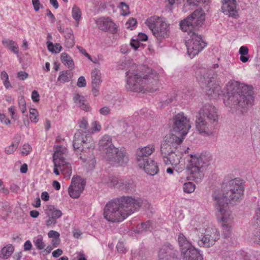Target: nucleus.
<instances>
[{
  "label": "nucleus",
  "instance_id": "1",
  "mask_svg": "<svg viewBox=\"0 0 260 260\" xmlns=\"http://www.w3.org/2000/svg\"><path fill=\"white\" fill-rule=\"evenodd\" d=\"M252 86L236 81L229 82L226 86L224 103L225 106L235 108L242 113L246 112L252 106L253 92Z\"/></svg>",
  "mask_w": 260,
  "mask_h": 260
},
{
  "label": "nucleus",
  "instance_id": "2",
  "mask_svg": "<svg viewBox=\"0 0 260 260\" xmlns=\"http://www.w3.org/2000/svg\"><path fill=\"white\" fill-rule=\"evenodd\" d=\"M126 88L135 92H154L159 88L160 83L155 72L151 71L148 74L136 71L126 72Z\"/></svg>",
  "mask_w": 260,
  "mask_h": 260
},
{
  "label": "nucleus",
  "instance_id": "3",
  "mask_svg": "<svg viewBox=\"0 0 260 260\" xmlns=\"http://www.w3.org/2000/svg\"><path fill=\"white\" fill-rule=\"evenodd\" d=\"M227 189L225 192L222 195L215 191L213 195V199L215 201V207L216 208L218 201H220L221 205L225 203L224 210H229L228 203L234 205L239 203L244 198L245 189L244 182L240 178H235L230 180L226 185Z\"/></svg>",
  "mask_w": 260,
  "mask_h": 260
},
{
  "label": "nucleus",
  "instance_id": "4",
  "mask_svg": "<svg viewBox=\"0 0 260 260\" xmlns=\"http://www.w3.org/2000/svg\"><path fill=\"white\" fill-rule=\"evenodd\" d=\"M83 136L81 131H77L74 135L73 145L77 153L81 152L80 158L84 162H87L86 166L88 170H92L95 167V160L92 155L94 143L90 135L85 132Z\"/></svg>",
  "mask_w": 260,
  "mask_h": 260
},
{
  "label": "nucleus",
  "instance_id": "5",
  "mask_svg": "<svg viewBox=\"0 0 260 260\" xmlns=\"http://www.w3.org/2000/svg\"><path fill=\"white\" fill-rule=\"evenodd\" d=\"M100 149L105 153V158L112 165L124 166L128 158L125 150L115 147L112 144V138L109 135H104L99 143Z\"/></svg>",
  "mask_w": 260,
  "mask_h": 260
},
{
  "label": "nucleus",
  "instance_id": "6",
  "mask_svg": "<svg viewBox=\"0 0 260 260\" xmlns=\"http://www.w3.org/2000/svg\"><path fill=\"white\" fill-rule=\"evenodd\" d=\"M210 157L207 155H188L187 159L186 170L189 176L187 180H192L197 182L202 180L204 176V171L210 164Z\"/></svg>",
  "mask_w": 260,
  "mask_h": 260
},
{
  "label": "nucleus",
  "instance_id": "7",
  "mask_svg": "<svg viewBox=\"0 0 260 260\" xmlns=\"http://www.w3.org/2000/svg\"><path fill=\"white\" fill-rule=\"evenodd\" d=\"M201 73V76L198 78L202 87L205 88L206 94L211 98L220 95L221 92V87L214 79L215 72L211 69L207 71L204 69Z\"/></svg>",
  "mask_w": 260,
  "mask_h": 260
},
{
  "label": "nucleus",
  "instance_id": "8",
  "mask_svg": "<svg viewBox=\"0 0 260 260\" xmlns=\"http://www.w3.org/2000/svg\"><path fill=\"white\" fill-rule=\"evenodd\" d=\"M146 24L158 40L161 41L169 36V25L161 18L156 16L151 17L147 19Z\"/></svg>",
  "mask_w": 260,
  "mask_h": 260
},
{
  "label": "nucleus",
  "instance_id": "9",
  "mask_svg": "<svg viewBox=\"0 0 260 260\" xmlns=\"http://www.w3.org/2000/svg\"><path fill=\"white\" fill-rule=\"evenodd\" d=\"M115 199L125 218L139 209L144 201L141 198L132 196H122Z\"/></svg>",
  "mask_w": 260,
  "mask_h": 260
},
{
  "label": "nucleus",
  "instance_id": "10",
  "mask_svg": "<svg viewBox=\"0 0 260 260\" xmlns=\"http://www.w3.org/2000/svg\"><path fill=\"white\" fill-rule=\"evenodd\" d=\"M216 209L220 213L221 216L220 222L222 227V235L225 238L230 237L232 235V229L234 226V217L230 210H224L225 203L221 205L220 201H218Z\"/></svg>",
  "mask_w": 260,
  "mask_h": 260
},
{
  "label": "nucleus",
  "instance_id": "11",
  "mask_svg": "<svg viewBox=\"0 0 260 260\" xmlns=\"http://www.w3.org/2000/svg\"><path fill=\"white\" fill-rule=\"evenodd\" d=\"M116 199L109 201L103 210L104 218L108 222L114 223L120 222L125 217Z\"/></svg>",
  "mask_w": 260,
  "mask_h": 260
},
{
  "label": "nucleus",
  "instance_id": "12",
  "mask_svg": "<svg viewBox=\"0 0 260 260\" xmlns=\"http://www.w3.org/2000/svg\"><path fill=\"white\" fill-rule=\"evenodd\" d=\"M54 148L55 151L53 156V163L55 166H59L64 177L69 179L72 175V167L64 158V153L66 152V147L63 145H56Z\"/></svg>",
  "mask_w": 260,
  "mask_h": 260
},
{
  "label": "nucleus",
  "instance_id": "13",
  "mask_svg": "<svg viewBox=\"0 0 260 260\" xmlns=\"http://www.w3.org/2000/svg\"><path fill=\"white\" fill-rule=\"evenodd\" d=\"M172 127L175 134H178V137L184 139L191 128V124L187 116L183 113H179L173 116Z\"/></svg>",
  "mask_w": 260,
  "mask_h": 260
},
{
  "label": "nucleus",
  "instance_id": "14",
  "mask_svg": "<svg viewBox=\"0 0 260 260\" xmlns=\"http://www.w3.org/2000/svg\"><path fill=\"white\" fill-rule=\"evenodd\" d=\"M205 19V16L202 10H197L191 15L180 23V26L184 32L194 31L195 27L201 26Z\"/></svg>",
  "mask_w": 260,
  "mask_h": 260
},
{
  "label": "nucleus",
  "instance_id": "15",
  "mask_svg": "<svg viewBox=\"0 0 260 260\" xmlns=\"http://www.w3.org/2000/svg\"><path fill=\"white\" fill-rule=\"evenodd\" d=\"M183 141V138H180L175 134H169L165 136L161 142L160 148L162 157L176 151Z\"/></svg>",
  "mask_w": 260,
  "mask_h": 260
},
{
  "label": "nucleus",
  "instance_id": "16",
  "mask_svg": "<svg viewBox=\"0 0 260 260\" xmlns=\"http://www.w3.org/2000/svg\"><path fill=\"white\" fill-rule=\"evenodd\" d=\"M190 36L186 41L187 53L191 58L198 54L206 46V43L203 41L201 36L196 34L194 31L187 32Z\"/></svg>",
  "mask_w": 260,
  "mask_h": 260
},
{
  "label": "nucleus",
  "instance_id": "17",
  "mask_svg": "<svg viewBox=\"0 0 260 260\" xmlns=\"http://www.w3.org/2000/svg\"><path fill=\"white\" fill-rule=\"evenodd\" d=\"M204 237L198 240V244L201 247H209L213 245L219 239L220 235L215 227H209L206 229Z\"/></svg>",
  "mask_w": 260,
  "mask_h": 260
},
{
  "label": "nucleus",
  "instance_id": "18",
  "mask_svg": "<svg viewBox=\"0 0 260 260\" xmlns=\"http://www.w3.org/2000/svg\"><path fill=\"white\" fill-rule=\"evenodd\" d=\"M196 127L199 133L206 136L212 135L216 129L217 123L208 121L200 117H196Z\"/></svg>",
  "mask_w": 260,
  "mask_h": 260
},
{
  "label": "nucleus",
  "instance_id": "19",
  "mask_svg": "<svg viewBox=\"0 0 260 260\" xmlns=\"http://www.w3.org/2000/svg\"><path fill=\"white\" fill-rule=\"evenodd\" d=\"M196 116L218 123V115L217 109L210 104H204L200 108Z\"/></svg>",
  "mask_w": 260,
  "mask_h": 260
},
{
  "label": "nucleus",
  "instance_id": "20",
  "mask_svg": "<svg viewBox=\"0 0 260 260\" xmlns=\"http://www.w3.org/2000/svg\"><path fill=\"white\" fill-rule=\"evenodd\" d=\"M85 183L81 177H73L71 184L69 187L68 192L73 199L78 198L84 189Z\"/></svg>",
  "mask_w": 260,
  "mask_h": 260
},
{
  "label": "nucleus",
  "instance_id": "21",
  "mask_svg": "<svg viewBox=\"0 0 260 260\" xmlns=\"http://www.w3.org/2000/svg\"><path fill=\"white\" fill-rule=\"evenodd\" d=\"M95 23L102 31L110 32L113 34L117 32V26L109 17H101L96 20Z\"/></svg>",
  "mask_w": 260,
  "mask_h": 260
},
{
  "label": "nucleus",
  "instance_id": "22",
  "mask_svg": "<svg viewBox=\"0 0 260 260\" xmlns=\"http://www.w3.org/2000/svg\"><path fill=\"white\" fill-rule=\"evenodd\" d=\"M138 164L140 168H143L145 172L150 175L153 176L159 171L157 163L150 158L146 157L145 159H139Z\"/></svg>",
  "mask_w": 260,
  "mask_h": 260
},
{
  "label": "nucleus",
  "instance_id": "23",
  "mask_svg": "<svg viewBox=\"0 0 260 260\" xmlns=\"http://www.w3.org/2000/svg\"><path fill=\"white\" fill-rule=\"evenodd\" d=\"M177 253L170 244L166 243L158 251L159 260H178Z\"/></svg>",
  "mask_w": 260,
  "mask_h": 260
},
{
  "label": "nucleus",
  "instance_id": "24",
  "mask_svg": "<svg viewBox=\"0 0 260 260\" xmlns=\"http://www.w3.org/2000/svg\"><path fill=\"white\" fill-rule=\"evenodd\" d=\"M221 10L225 15L235 17L237 15L236 0H221Z\"/></svg>",
  "mask_w": 260,
  "mask_h": 260
},
{
  "label": "nucleus",
  "instance_id": "25",
  "mask_svg": "<svg viewBox=\"0 0 260 260\" xmlns=\"http://www.w3.org/2000/svg\"><path fill=\"white\" fill-rule=\"evenodd\" d=\"M181 152H179L178 149L174 151L168 156L163 157L164 162L167 165H171L172 166L176 167L180 163V159L181 158Z\"/></svg>",
  "mask_w": 260,
  "mask_h": 260
},
{
  "label": "nucleus",
  "instance_id": "26",
  "mask_svg": "<svg viewBox=\"0 0 260 260\" xmlns=\"http://www.w3.org/2000/svg\"><path fill=\"white\" fill-rule=\"evenodd\" d=\"M184 260H202V256L199 251L192 246L188 250L183 251Z\"/></svg>",
  "mask_w": 260,
  "mask_h": 260
},
{
  "label": "nucleus",
  "instance_id": "27",
  "mask_svg": "<svg viewBox=\"0 0 260 260\" xmlns=\"http://www.w3.org/2000/svg\"><path fill=\"white\" fill-rule=\"evenodd\" d=\"M155 151V146L153 144L148 145L147 146L140 148L137 153V161L139 159H145L146 157L152 154Z\"/></svg>",
  "mask_w": 260,
  "mask_h": 260
},
{
  "label": "nucleus",
  "instance_id": "28",
  "mask_svg": "<svg viewBox=\"0 0 260 260\" xmlns=\"http://www.w3.org/2000/svg\"><path fill=\"white\" fill-rule=\"evenodd\" d=\"M45 213L47 216L53 217L56 220L62 215V212L60 210L56 209L54 206L51 205L47 206Z\"/></svg>",
  "mask_w": 260,
  "mask_h": 260
},
{
  "label": "nucleus",
  "instance_id": "29",
  "mask_svg": "<svg viewBox=\"0 0 260 260\" xmlns=\"http://www.w3.org/2000/svg\"><path fill=\"white\" fill-rule=\"evenodd\" d=\"M2 42L5 47L9 49L15 54L18 53V46L15 42L9 39L4 38L3 39Z\"/></svg>",
  "mask_w": 260,
  "mask_h": 260
},
{
  "label": "nucleus",
  "instance_id": "30",
  "mask_svg": "<svg viewBox=\"0 0 260 260\" xmlns=\"http://www.w3.org/2000/svg\"><path fill=\"white\" fill-rule=\"evenodd\" d=\"M14 251V247L11 244H7L0 250V258L7 259L11 256Z\"/></svg>",
  "mask_w": 260,
  "mask_h": 260
},
{
  "label": "nucleus",
  "instance_id": "31",
  "mask_svg": "<svg viewBox=\"0 0 260 260\" xmlns=\"http://www.w3.org/2000/svg\"><path fill=\"white\" fill-rule=\"evenodd\" d=\"M73 76V73L70 70H65L59 73L57 78V82L62 83L70 82Z\"/></svg>",
  "mask_w": 260,
  "mask_h": 260
},
{
  "label": "nucleus",
  "instance_id": "32",
  "mask_svg": "<svg viewBox=\"0 0 260 260\" xmlns=\"http://www.w3.org/2000/svg\"><path fill=\"white\" fill-rule=\"evenodd\" d=\"M73 100L74 102L79 106L81 109L88 111L89 107L86 104V102L83 96L79 94H75Z\"/></svg>",
  "mask_w": 260,
  "mask_h": 260
},
{
  "label": "nucleus",
  "instance_id": "33",
  "mask_svg": "<svg viewBox=\"0 0 260 260\" xmlns=\"http://www.w3.org/2000/svg\"><path fill=\"white\" fill-rule=\"evenodd\" d=\"M178 243L181 249V252L183 254V251H186L190 248L192 245L189 242L186 238L182 234H179L178 237Z\"/></svg>",
  "mask_w": 260,
  "mask_h": 260
},
{
  "label": "nucleus",
  "instance_id": "34",
  "mask_svg": "<svg viewBox=\"0 0 260 260\" xmlns=\"http://www.w3.org/2000/svg\"><path fill=\"white\" fill-rule=\"evenodd\" d=\"M65 45L67 47L72 48L75 43L73 31L72 29H67L65 31Z\"/></svg>",
  "mask_w": 260,
  "mask_h": 260
},
{
  "label": "nucleus",
  "instance_id": "35",
  "mask_svg": "<svg viewBox=\"0 0 260 260\" xmlns=\"http://www.w3.org/2000/svg\"><path fill=\"white\" fill-rule=\"evenodd\" d=\"M60 59L62 63L66 66L70 70L74 68V61L67 53L63 52L61 54Z\"/></svg>",
  "mask_w": 260,
  "mask_h": 260
},
{
  "label": "nucleus",
  "instance_id": "36",
  "mask_svg": "<svg viewBox=\"0 0 260 260\" xmlns=\"http://www.w3.org/2000/svg\"><path fill=\"white\" fill-rule=\"evenodd\" d=\"M92 85H99L102 82L101 74L98 69H94L91 73Z\"/></svg>",
  "mask_w": 260,
  "mask_h": 260
},
{
  "label": "nucleus",
  "instance_id": "37",
  "mask_svg": "<svg viewBox=\"0 0 260 260\" xmlns=\"http://www.w3.org/2000/svg\"><path fill=\"white\" fill-rule=\"evenodd\" d=\"M248 47L245 46H241L239 50V53L240 55V59L244 63L249 60V56L248 55Z\"/></svg>",
  "mask_w": 260,
  "mask_h": 260
},
{
  "label": "nucleus",
  "instance_id": "38",
  "mask_svg": "<svg viewBox=\"0 0 260 260\" xmlns=\"http://www.w3.org/2000/svg\"><path fill=\"white\" fill-rule=\"evenodd\" d=\"M252 225L256 229L260 228V208H256L254 211Z\"/></svg>",
  "mask_w": 260,
  "mask_h": 260
},
{
  "label": "nucleus",
  "instance_id": "39",
  "mask_svg": "<svg viewBox=\"0 0 260 260\" xmlns=\"http://www.w3.org/2000/svg\"><path fill=\"white\" fill-rule=\"evenodd\" d=\"M47 48L48 50L53 53H57L61 51L62 49L61 46L59 43L53 44L51 42H48Z\"/></svg>",
  "mask_w": 260,
  "mask_h": 260
},
{
  "label": "nucleus",
  "instance_id": "40",
  "mask_svg": "<svg viewBox=\"0 0 260 260\" xmlns=\"http://www.w3.org/2000/svg\"><path fill=\"white\" fill-rule=\"evenodd\" d=\"M72 15L73 18L77 23V26L81 17L82 13L80 9L76 5L74 6L72 8Z\"/></svg>",
  "mask_w": 260,
  "mask_h": 260
},
{
  "label": "nucleus",
  "instance_id": "41",
  "mask_svg": "<svg viewBox=\"0 0 260 260\" xmlns=\"http://www.w3.org/2000/svg\"><path fill=\"white\" fill-rule=\"evenodd\" d=\"M187 4L190 6H208L210 3L209 0H187Z\"/></svg>",
  "mask_w": 260,
  "mask_h": 260
},
{
  "label": "nucleus",
  "instance_id": "42",
  "mask_svg": "<svg viewBox=\"0 0 260 260\" xmlns=\"http://www.w3.org/2000/svg\"><path fill=\"white\" fill-rule=\"evenodd\" d=\"M118 178L113 176H109L103 179V182L107 184L109 187H115L117 183Z\"/></svg>",
  "mask_w": 260,
  "mask_h": 260
},
{
  "label": "nucleus",
  "instance_id": "43",
  "mask_svg": "<svg viewBox=\"0 0 260 260\" xmlns=\"http://www.w3.org/2000/svg\"><path fill=\"white\" fill-rule=\"evenodd\" d=\"M79 127L81 128L80 129H79L78 131H81L83 134V136L86 135V133H85V132H87V134L90 135V132L89 129H87L88 127V122L85 119H82L81 120H80L79 122Z\"/></svg>",
  "mask_w": 260,
  "mask_h": 260
},
{
  "label": "nucleus",
  "instance_id": "44",
  "mask_svg": "<svg viewBox=\"0 0 260 260\" xmlns=\"http://www.w3.org/2000/svg\"><path fill=\"white\" fill-rule=\"evenodd\" d=\"M33 242L34 245L38 249H43L46 246V245L43 242V238L41 236H39L36 239H34Z\"/></svg>",
  "mask_w": 260,
  "mask_h": 260
},
{
  "label": "nucleus",
  "instance_id": "45",
  "mask_svg": "<svg viewBox=\"0 0 260 260\" xmlns=\"http://www.w3.org/2000/svg\"><path fill=\"white\" fill-rule=\"evenodd\" d=\"M151 224L150 221H148L145 223H142L140 224H138L137 226L138 232L151 230Z\"/></svg>",
  "mask_w": 260,
  "mask_h": 260
},
{
  "label": "nucleus",
  "instance_id": "46",
  "mask_svg": "<svg viewBox=\"0 0 260 260\" xmlns=\"http://www.w3.org/2000/svg\"><path fill=\"white\" fill-rule=\"evenodd\" d=\"M183 191L186 193H191L195 189V185L190 182L185 183L183 186Z\"/></svg>",
  "mask_w": 260,
  "mask_h": 260
},
{
  "label": "nucleus",
  "instance_id": "47",
  "mask_svg": "<svg viewBox=\"0 0 260 260\" xmlns=\"http://www.w3.org/2000/svg\"><path fill=\"white\" fill-rule=\"evenodd\" d=\"M30 119L32 122L36 123L38 121V112L36 109L31 108L29 110Z\"/></svg>",
  "mask_w": 260,
  "mask_h": 260
},
{
  "label": "nucleus",
  "instance_id": "48",
  "mask_svg": "<svg viewBox=\"0 0 260 260\" xmlns=\"http://www.w3.org/2000/svg\"><path fill=\"white\" fill-rule=\"evenodd\" d=\"M120 8L121 9V14L126 16L130 13L129 10V6L124 2H121L119 5Z\"/></svg>",
  "mask_w": 260,
  "mask_h": 260
},
{
  "label": "nucleus",
  "instance_id": "49",
  "mask_svg": "<svg viewBox=\"0 0 260 260\" xmlns=\"http://www.w3.org/2000/svg\"><path fill=\"white\" fill-rule=\"evenodd\" d=\"M19 142H17L16 143H12L10 146L6 148V153L8 154L13 153L17 148Z\"/></svg>",
  "mask_w": 260,
  "mask_h": 260
},
{
  "label": "nucleus",
  "instance_id": "50",
  "mask_svg": "<svg viewBox=\"0 0 260 260\" xmlns=\"http://www.w3.org/2000/svg\"><path fill=\"white\" fill-rule=\"evenodd\" d=\"M16 108L14 106H12L8 108V112L10 114L12 119L16 120L18 119L19 116L16 112Z\"/></svg>",
  "mask_w": 260,
  "mask_h": 260
},
{
  "label": "nucleus",
  "instance_id": "51",
  "mask_svg": "<svg viewBox=\"0 0 260 260\" xmlns=\"http://www.w3.org/2000/svg\"><path fill=\"white\" fill-rule=\"evenodd\" d=\"M77 85L79 87H84L86 85V80L83 76H80L77 81Z\"/></svg>",
  "mask_w": 260,
  "mask_h": 260
},
{
  "label": "nucleus",
  "instance_id": "52",
  "mask_svg": "<svg viewBox=\"0 0 260 260\" xmlns=\"http://www.w3.org/2000/svg\"><path fill=\"white\" fill-rule=\"evenodd\" d=\"M31 149V148L28 144H25L22 146L21 153L23 154L27 155L29 153Z\"/></svg>",
  "mask_w": 260,
  "mask_h": 260
},
{
  "label": "nucleus",
  "instance_id": "53",
  "mask_svg": "<svg viewBox=\"0 0 260 260\" xmlns=\"http://www.w3.org/2000/svg\"><path fill=\"white\" fill-rule=\"evenodd\" d=\"M91 129H92V133H93L94 132L96 131H100L101 129V125L98 123L97 121H93L92 122L91 124Z\"/></svg>",
  "mask_w": 260,
  "mask_h": 260
},
{
  "label": "nucleus",
  "instance_id": "54",
  "mask_svg": "<svg viewBox=\"0 0 260 260\" xmlns=\"http://www.w3.org/2000/svg\"><path fill=\"white\" fill-rule=\"evenodd\" d=\"M136 19L134 18H131L128 20V21L126 23L125 25L127 28L133 29V27H134L136 24Z\"/></svg>",
  "mask_w": 260,
  "mask_h": 260
},
{
  "label": "nucleus",
  "instance_id": "55",
  "mask_svg": "<svg viewBox=\"0 0 260 260\" xmlns=\"http://www.w3.org/2000/svg\"><path fill=\"white\" fill-rule=\"evenodd\" d=\"M48 216V219L46 221V225L47 226H51L52 225H54L57 221L55 219L53 218V217H51L50 216Z\"/></svg>",
  "mask_w": 260,
  "mask_h": 260
},
{
  "label": "nucleus",
  "instance_id": "56",
  "mask_svg": "<svg viewBox=\"0 0 260 260\" xmlns=\"http://www.w3.org/2000/svg\"><path fill=\"white\" fill-rule=\"evenodd\" d=\"M28 76V74L23 71H20L17 73V78L20 80L26 79Z\"/></svg>",
  "mask_w": 260,
  "mask_h": 260
},
{
  "label": "nucleus",
  "instance_id": "57",
  "mask_svg": "<svg viewBox=\"0 0 260 260\" xmlns=\"http://www.w3.org/2000/svg\"><path fill=\"white\" fill-rule=\"evenodd\" d=\"M32 4L35 11L39 10L41 5L39 0H32Z\"/></svg>",
  "mask_w": 260,
  "mask_h": 260
},
{
  "label": "nucleus",
  "instance_id": "58",
  "mask_svg": "<svg viewBox=\"0 0 260 260\" xmlns=\"http://www.w3.org/2000/svg\"><path fill=\"white\" fill-rule=\"evenodd\" d=\"M48 236L49 238H56L59 237V234L56 231L51 230L48 232Z\"/></svg>",
  "mask_w": 260,
  "mask_h": 260
},
{
  "label": "nucleus",
  "instance_id": "59",
  "mask_svg": "<svg viewBox=\"0 0 260 260\" xmlns=\"http://www.w3.org/2000/svg\"><path fill=\"white\" fill-rule=\"evenodd\" d=\"M100 113L103 115H107L110 112V109L108 107H104L100 109Z\"/></svg>",
  "mask_w": 260,
  "mask_h": 260
},
{
  "label": "nucleus",
  "instance_id": "60",
  "mask_svg": "<svg viewBox=\"0 0 260 260\" xmlns=\"http://www.w3.org/2000/svg\"><path fill=\"white\" fill-rule=\"evenodd\" d=\"M39 94L36 90L32 91L31 93V99L35 102H37L39 101Z\"/></svg>",
  "mask_w": 260,
  "mask_h": 260
},
{
  "label": "nucleus",
  "instance_id": "61",
  "mask_svg": "<svg viewBox=\"0 0 260 260\" xmlns=\"http://www.w3.org/2000/svg\"><path fill=\"white\" fill-rule=\"evenodd\" d=\"M133 187V182L132 180H128V181H124V189L126 190H130Z\"/></svg>",
  "mask_w": 260,
  "mask_h": 260
},
{
  "label": "nucleus",
  "instance_id": "62",
  "mask_svg": "<svg viewBox=\"0 0 260 260\" xmlns=\"http://www.w3.org/2000/svg\"><path fill=\"white\" fill-rule=\"evenodd\" d=\"M130 45L134 49H137L140 45V42L136 40H132L130 43Z\"/></svg>",
  "mask_w": 260,
  "mask_h": 260
},
{
  "label": "nucleus",
  "instance_id": "63",
  "mask_svg": "<svg viewBox=\"0 0 260 260\" xmlns=\"http://www.w3.org/2000/svg\"><path fill=\"white\" fill-rule=\"evenodd\" d=\"M23 248L25 251L31 250L32 248V244L29 240H27L24 243Z\"/></svg>",
  "mask_w": 260,
  "mask_h": 260
},
{
  "label": "nucleus",
  "instance_id": "64",
  "mask_svg": "<svg viewBox=\"0 0 260 260\" xmlns=\"http://www.w3.org/2000/svg\"><path fill=\"white\" fill-rule=\"evenodd\" d=\"M257 231L254 233L255 241L260 244V228L256 229Z\"/></svg>",
  "mask_w": 260,
  "mask_h": 260
}]
</instances>
